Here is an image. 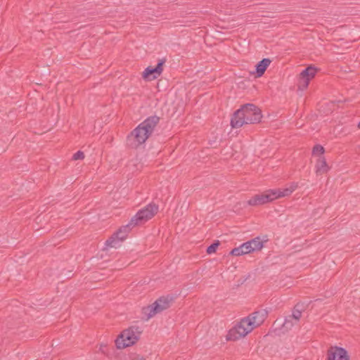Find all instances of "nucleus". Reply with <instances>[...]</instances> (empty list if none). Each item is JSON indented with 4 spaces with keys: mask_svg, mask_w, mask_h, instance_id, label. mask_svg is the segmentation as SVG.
I'll return each instance as SVG.
<instances>
[{
    "mask_svg": "<svg viewBox=\"0 0 360 360\" xmlns=\"http://www.w3.org/2000/svg\"><path fill=\"white\" fill-rule=\"evenodd\" d=\"M267 316L268 312L266 309H260L242 319L236 326L229 330L226 340L236 341L245 337L254 328L262 324Z\"/></svg>",
    "mask_w": 360,
    "mask_h": 360,
    "instance_id": "nucleus-1",
    "label": "nucleus"
},
{
    "mask_svg": "<svg viewBox=\"0 0 360 360\" xmlns=\"http://www.w3.org/2000/svg\"><path fill=\"white\" fill-rule=\"evenodd\" d=\"M160 118L157 115L147 117L127 136L126 145L131 149H137L152 135Z\"/></svg>",
    "mask_w": 360,
    "mask_h": 360,
    "instance_id": "nucleus-2",
    "label": "nucleus"
},
{
    "mask_svg": "<svg viewBox=\"0 0 360 360\" xmlns=\"http://www.w3.org/2000/svg\"><path fill=\"white\" fill-rule=\"evenodd\" d=\"M262 110L259 107L253 103H245L232 115L231 126L237 129L244 124H257L262 122Z\"/></svg>",
    "mask_w": 360,
    "mask_h": 360,
    "instance_id": "nucleus-3",
    "label": "nucleus"
},
{
    "mask_svg": "<svg viewBox=\"0 0 360 360\" xmlns=\"http://www.w3.org/2000/svg\"><path fill=\"white\" fill-rule=\"evenodd\" d=\"M174 300L175 297L171 295L161 296L152 304L143 307L142 314L146 317V319L148 320L155 314L169 309L174 302Z\"/></svg>",
    "mask_w": 360,
    "mask_h": 360,
    "instance_id": "nucleus-4",
    "label": "nucleus"
},
{
    "mask_svg": "<svg viewBox=\"0 0 360 360\" xmlns=\"http://www.w3.org/2000/svg\"><path fill=\"white\" fill-rule=\"evenodd\" d=\"M142 330L137 326H132L124 330L115 340L117 349H124L134 345L140 338Z\"/></svg>",
    "mask_w": 360,
    "mask_h": 360,
    "instance_id": "nucleus-5",
    "label": "nucleus"
},
{
    "mask_svg": "<svg viewBox=\"0 0 360 360\" xmlns=\"http://www.w3.org/2000/svg\"><path fill=\"white\" fill-rule=\"evenodd\" d=\"M159 207L155 202H150L141 209L131 219V224L135 226L142 225L151 219L158 212Z\"/></svg>",
    "mask_w": 360,
    "mask_h": 360,
    "instance_id": "nucleus-6",
    "label": "nucleus"
},
{
    "mask_svg": "<svg viewBox=\"0 0 360 360\" xmlns=\"http://www.w3.org/2000/svg\"><path fill=\"white\" fill-rule=\"evenodd\" d=\"M134 226H136L131 224L130 220L127 225L121 226L105 241V245L110 248H118L121 245L120 243L127 238L128 233Z\"/></svg>",
    "mask_w": 360,
    "mask_h": 360,
    "instance_id": "nucleus-7",
    "label": "nucleus"
},
{
    "mask_svg": "<svg viewBox=\"0 0 360 360\" xmlns=\"http://www.w3.org/2000/svg\"><path fill=\"white\" fill-rule=\"evenodd\" d=\"M278 198H281V195H279L277 189H269L252 196L248 200V204L250 206H259Z\"/></svg>",
    "mask_w": 360,
    "mask_h": 360,
    "instance_id": "nucleus-8",
    "label": "nucleus"
},
{
    "mask_svg": "<svg viewBox=\"0 0 360 360\" xmlns=\"http://www.w3.org/2000/svg\"><path fill=\"white\" fill-rule=\"evenodd\" d=\"M319 70V69L312 65L304 69L299 75L297 84L298 89L301 91L306 89L309 86L310 80L315 77Z\"/></svg>",
    "mask_w": 360,
    "mask_h": 360,
    "instance_id": "nucleus-9",
    "label": "nucleus"
},
{
    "mask_svg": "<svg viewBox=\"0 0 360 360\" xmlns=\"http://www.w3.org/2000/svg\"><path fill=\"white\" fill-rule=\"evenodd\" d=\"M166 62V58H163L158 60L155 67L148 66L142 73V77L146 81H152L158 78L163 70V65Z\"/></svg>",
    "mask_w": 360,
    "mask_h": 360,
    "instance_id": "nucleus-10",
    "label": "nucleus"
},
{
    "mask_svg": "<svg viewBox=\"0 0 360 360\" xmlns=\"http://www.w3.org/2000/svg\"><path fill=\"white\" fill-rule=\"evenodd\" d=\"M326 360H349V355L343 347L330 346L327 350Z\"/></svg>",
    "mask_w": 360,
    "mask_h": 360,
    "instance_id": "nucleus-11",
    "label": "nucleus"
},
{
    "mask_svg": "<svg viewBox=\"0 0 360 360\" xmlns=\"http://www.w3.org/2000/svg\"><path fill=\"white\" fill-rule=\"evenodd\" d=\"M271 63V60L269 58H263L256 64L255 71L251 72V74H255L256 78L262 77Z\"/></svg>",
    "mask_w": 360,
    "mask_h": 360,
    "instance_id": "nucleus-12",
    "label": "nucleus"
},
{
    "mask_svg": "<svg viewBox=\"0 0 360 360\" xmlns=\"http://www.w3.org/2000/svg\"><path fill=\"white\" fill-rule=\"evenodd\" d=\"M316 172L317 174H324L329 170V167L327 165L326 160L324 156H319L316 164Z\"/></svg>",
    "mask_w": 360,
    "mask_h": 360,
    "instance_id": "nucleus-13",
    "label": "nucleus"
},
{
    "mask_svg": "<svg viewBox=\"0 0 360 360\" xmlns=\"http://www.w3.org/2000/svg\"><path fill=\"white\" fill-rule=\"evenodd\" d=\"M297 322H295V319H292L290 316H287L285 318L284 322L281 325V330H283V332H286L291 329V328Z\"/></svg>",
    "mask_w": 360,
    "mask_h": 360,
    "instance_id": "nucleus-14",
    "label": "nucleus"
},
{
    "mask_svg": "<svg viewBox=\"0 0 360 360\" xmlns=\"http://www.w3.org/2000/svg\"><path fill=\"white\" fill-rule=\"evenodd\" d=\"M251 240H254L252 242V248L253 249V252H254L256 250H260L264 246V243L266 242L268 240L267 239L262 240L260 238L259 236H257V237L252 239Z\"/></svg>",
    "mask_w": 360,
    "mask_h": 360,
    "instance_id": "nucleus-15",
    "label": "nucleus"
},
{
    "mask_svg": "<svg viewBox=\"0 0 360 360\" xmlns=\"http://www.w3.org/2000/svg\"><path fill=\"white\" fill-rule=\"evenodd\" d=\"M297 187L296 184H293L289 188H286L284 189H277L279 195L281 198L285 197L290 195Z\"/></svg>",
    "mask_w": 360,
    "mask_h": 360,
    "instance_id": "nucleus-16",
    "label": "nucleus"
},
{
    "mask_svg": "<svg viewBox=\"0 0 360 360\" xmlns=\"http://www.w3.org/2000/svg\"><path fill=\"white\" fill-rule=\"evenodd\" d=\"M302 307V304L297 303L293 308L292 313L290 316L292 319H295V322H298L302 316V309H298V307Z\"/></svg>",
    "mask_w": 360,
    "mask_h": 360,
    "instance_id": "nucleus-17",
    "label": "nucleus"
},
{
    "mask_svg": "<svg viewBox=\"0 0 360 360\" xmlns=\"http://www.w3.org/2000/svg\"><path fill=\"white\" fill-rule=\"evenodd\" d=\"M254 240H248L244 243H243L240 248L243 251V254H249L253 252V249L252 248V242Z\"/></svg>",
    "mask_w": 360,
    "mask_h": 360,
    "instance_id": "nucleus-18",
    "label": "nucleus"
},
{
    "mask_svg": "<svg viewBox=\"0 0 360 360\" xmlns=\"http://www.w3.org/2000/svg\"><path fill=\"white\" fill-rule=\"evenodd\" d=\"M220 245V242L219 240H214L210 245L207 248L206 252L208 255L216 252L217 249Z\"/></svg>",
    "mask_w": 360,
    "mask_h": 360,
    "instance_id": "nucleus-19",
    "label": "nucleus"
},
{
    "mask_svg": "<svg viewBox=\"0 0 360 360\" xmlns=\"http://www.w3.org/2000/svg\"><path fill=\"white\" fill-rule=\"evenodd\" d=\"M325 148L320 144H316L313 147L312 154L314 155H319V156H323Z\"/></svg>",
    "mask_w": 360,
    "mask_h": 360,
    "instance_id": "nucleus-20",
    "label": "nucleus"
},
{
    "mask_svg": "<svg viewBox=\"0 0 360 360\" xmlns=\"http://www.w3.org/2000/svg\"><path fill=\"white\" fill-rule=\"evenodd\" d=\"M229 255L232 256H240L243 255V251L240 249V246L238 248H235L231 250V251L229 252Z\"/></svg>",
    "mask_w": 360,
    "mask_h": 360,
    "instance_id": "nucleus-21",
    "label": "nucleus"
},
{
    "mask_svg": "<svg viewBox=\"0 0 360 360\" xmlns=\"http://www.w3.org/2000/svg\"><path fill=\"white\" fill-rule=\"evenodd\" d=\"M84 158V153L81 150H78L72 156V160H83Z\"/></svg>",
    "mask_w": 360,
    "mask_h": 360,
    "instance_id": "nucleus-22",
    "label": "nucleus"
},
{
    "mask_svg": "<svg viewBox=\"0 0 360 360\" xmlns=\"http://www.w3.org/2000/svg\"><path fill=\"white\" fill-rule=\"evenodd\" d=\"M129 360H146V358L137 354H131L129 355Z\"/></svg>",
    "mask_w": 360,
    "mask_h": 360,
    "instance_id": "nucleus-23",
    "label": "nucleus"
},
{
    "mask_svg": "<svg viewBox=\"0 0 360 360\" xmlns=\"http://www.w3.org/2000/svg\"><path fill=\"white\" fill-rule=\"evenodd\" d=\"M298 309H302V311L304 310V309H303V305L302 304V307H298Z\"/></svg>",
    "mask_w": 360,
    "mask_h": 360,
    "instance_id": "nucleus-24",
    "label": "nucleus"
},
{
    "mask_svg": "<svg viewBox=\"0 0 360 360\" xmlns=\"http://www.w3.org/2000/svg\"><path fill=\"white\" fill-rule=\"evenodd\" d=\"M101 351L104 350V348H102V346L100 348Z\"/></svg>",
    "mask_w": 360,
    "mask_h": 360,
    "instance_id": "nucleus-25",
    "label": "nucleus"
},
{
    "mask_svg": "<svg viewBox=\"0 0 360 360\" xmlns=\"http://www.w3.org/2000/svg\"><path fill=\"white\" fill-rule=\"evenodd\" d=\"M279 321L278 320H276V322L274 323H278Z\"/></svg>",
    "mask_w": 360,
    "mask_h": 360,
    "instance_id": "nucleus-26",
    "label": "nucleus"
},
{
    "mask_svg": "<svg viewBox=\"0 0 360 360\" xmlns=\"http://www.w3.org/2000/svg\"><path fill=\"white\" fill-rule=\"evenodd\" d=\"M358 127L360 129V122H359Z\"/></svg>",
    "mask_w": 360,
    "mask_h": 360,
    "instance_id": "nucleus-27",
    "label": "nucleus"
}]
</instances>
